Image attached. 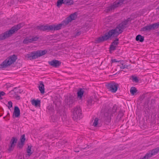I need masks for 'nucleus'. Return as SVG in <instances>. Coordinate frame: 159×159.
<instances>
[{
    "mask_svg": "<svg viewBox=\"0 0 159 159\" xmlns=\"http://www.w3.org/2000/svg\"><path fill=\"white\" fill-rule=\"evenodd\" d=\"M77 17L76 13L71 14L67 17L66 19L63 21L61 23L56 25H45L42 26L40 29L42 30H58L61 28H64L68 25L72 20H75Z\"/></svg>",
    "mask_w": 159,
    "mask_h": 159,
    "instance_id": "obj_1",
    "label": "nucleus"
},
{
    "mask_svg": "<svg viewBox=\"0 0 159 159\" xmlns=\"http://www.w3.org/2000/svg\"><path fill=\"white\" fill-rule=\"evenodd\" d=\"M124 25L122 24H120L115 29L109 30L103 36L99 37L96 40L97 43L106 40L112 37H116L120 34L124 29Z\"/></svg>",
    "mask_w": 159,
    "mask_h": 159,
    "instance_id": "obj_2",
    "label": "nucleus"
},
{
    "mask_svg": "<svg viewBox=\"0 0 159 159\" xmlns=\"http://www.w3.org/2000/svg\"><path fill=\"white\" fill-rule=\"evenodd\" d=\"M22 25V24H19L17 25L12 27L9 31L1 34L0 35V41L11 36L16 31L20 29Z\"/></svg>",
    "mask_w": 159,
    "mask_h": 159,
    "instance_id": "obj_3",
    "label": "nucleus"
},
{
    "mask_svg": "<svg viewBox=\"0 0 159 159\" xmlns=\"http://www.w3.org/2000/svg\"><path fill=\"white\" fill-rule=\"evenodd\" d=\"M47 51L45 50L34 52L25 55V57L28 60L35 59L42 56L46 53Z\"/></svg>",
    "mask_w": 159,
    "mask_h": 159,
    "instance_id": "obj_4",
    "label": "nucleus"
},
{
    "mask_svg": "<svg viewBox=\"0 0 159 159\" xmlns=\"http://www.w3.org/2000/svg\"><path fill=\"white\" fill-rule=\"evenodd\" d=\"M16 58V57L14 55L10 56L6 59L1 64V66L2 68L9 66L15 61Z\"/></svg>",
    "mask_w": 159,
    "mask_h": 159,
    "instance_id": "obj_5",
    "label": "nucleus"
},
{
    "mask_svg": "<svg viewBox=\"0 0 159 159\" xmlns=\"http://www.w3.org/2000/svg\"><path fill=\"white\" fill-rule=\"evenodd\" d=\"M72 118L74 120L80 119L82 117L81 109L80 107H77L75 108L72 111Z\"/></svg>",
    "mask_w": 159,
    "mask_h": 159,
    "instance_id": "obj_6",
    "label": "nucleus"
},
{
    "mask_svg": "<svg viewBox=\"0 0 159 159\" xmlns=\"http://www.w3.org/2000/svg\"><path fill=\"white\" fill-rule=\"evenodd\" d=\"M127 0H117L115 1L113 5L108 7V11L114 9L115 8L118 7L122 4L126 2V1Z\"/></svg>",
    "mask_w": 159,
    "mask_h": 159,
    "instance_id": "obj_7",
    "label": "nucleus"
},
{
    "mask_svg": "<svg viewBox=\"0 0 159 159\" xmlns=\"http://www.w3.org/2000/svg\"><path fill=\"white\" fill-rule=\"evenodd\" d=\"M107 89L112 93H115L117 90L118 84L114 82L108 84L107 85Z\"/></svg>",
    "mask_w": 159,
    "mask_h": 159,
    "instance_id": "obj_8",
    "label": "nucleus"
},
{
    "mask_svg": "<svg viewBox=\"0 0 159 159\" xmlns=\"http://www.w3.org/2000/svg\"><path fill=\"white\" fill-rule=\"evenodd\" d=\"M38 39L37 37H34L32 36H30L26 37L25 38L23 41V43L25 44H28L30 43H31L34 41H36Z\"/></svg>",
    "mask_w": 159,
    "mask_h": 159,
    "instance_id": "obj_9",
    "label": "nucleus"
},
{
    "mask_svg": "<svg viewBox=\"0 0 159 159\" xmlns=\"http://www.w3.org/2000/svg\"><path fill=\"white\" fill-rule=\"evenodd\" d=\"M17 139L15 137L12 138L9 145L8 151H12L13 150L17 143Z\"/></svg>",
    "mask_w": 159,
    "mask_h": 159,
    "instance_id": "obj_10",
    "label": "nucleus"
},
{
    "mask_svg": "<svg viewBox=\"0 0 159 159\" xmlns=\"http://www.w3.org/2000/svg\"><path fill=\"white\" fill-rule=\"evenodd\" d=\"M73 3L72 0H58L57 2V6L59 7L63 4L71 5Z\"/></svg>",
    "mask_w": 159,
    "mask_h": 159,
    "instance_id": "obj_11",
    "label": "nucleus"
},
{
    "mask_svg": "<svg viewBox=\"0 0 159 159\" xmlns=\"http://www.w3.org/2000/svg\"><path fill=\"white\" fill-rule=\"evenodd\" d=\"M20 111L19 107L17 106H15L13 114V117L15 118L18 117L20 116Z\"/></svg>",
    "mask_w": 159,
    "mask_h": 159,
    "instance_id": "obj_12",
    "label": "nucleus"
},
{
    "mask_svg": "<svg viewBox=\"0 0 159 159\" xmlns=\"http://www.w3.org/2000/svg\"><path fill=\"white\" fill-rule=\"evenodd\" d=\"M49 64L50 65L56 67H57L60 66L61 63L58 60H53L48 62Z\"/></svg>",
    "mask_w": 159,
    "mask_h": 159,
    "instance_id": "obj_13",
    "label": "nucleus"
},
{
    "mask_svg": "<svg viewBox=\"0 0 159 159\" xmlns=\"http://www.w3.org/2000/svg\"><path fill=\"white\" fill-rule=\"evenodd\" d=\"M84 90L81 88L79 89L77 93V97L79 99H81L84 93Z\"/></svg>",
    "mask_w": 159,
    "mask_h": 159,
    "instance_id": "obj_14",
    "label": "nucleus"
},
{
    "mask_svg": "<svg viewBox=\"0 0 159 159\" xmlns=\"http://www.w3.org/2000/svg\"><path fill=\"white\" fill-rule=\"evenodd\" d=\"M32 105L35 107H40V101L39 100L33 99L31 101Z\"/></svg>",
    "mask_w": 159,
    "mask_h": 159,
    "instance_id": "obj_15",
    "label": "nucleus"
},
{
    "mask_svg": "<svg viewBox=\"0 0 159 159\" xmlns=\"http://www.w3.org/2000/svg\"><path fill=\"white\" fill-rule=\"evenodd\" d=\"M25 140V135L24 134H23L21 135L20 139V143H19L18 145V147L19 148H21L22 147L24 144Z\"/></svg>",
    "mask_w": 159,
    "mask_h": 159,
    "instance_id": "obj_16",
    "label": "nucleus"
},
{
    "mask_svg": "<svg viewBox=\"0 0 159 159\" xmlns=\"http://www.w3.org/2000/svg\"><path fill=\"white\" fill-rule=\"evenodd\" d=\"M39 88L40 93L42 94H43L44 93V87L42 82H40Z\"/></svg>",
    "mask_w": 159,
    "mask_h": 159,
    "instance_id": "obj_17",
    "label": "nucleus"
},
{
    "mask_svg": "<svg viewBox=\"0 0 159 159\" xmlns=\"http://www.w3.org/2000/svg\"><path fill=\"white\" fill-rule=\"evenodd\" d=\"M99 119L98 118H95V119L93 120V123L92 125L95 127H99L100 126L99 124H98Z\"/></svg>",
    "mask_w": 159,
    "mask_h": 159,
    "instance_id": "obj_18",
    "label": "nucleus"
},
{
    "mask_svg": "<svg viewBox=\"0 0 159 159\" xmlns=\"http://www.w3.org/2000/svg\"><path fill=\"white\" fill-rule=\"evenodd\" d=\"M117 66L119 67L121 69H124L127 67V66L124 63V62L122 61H120L119 64Z\"/></svg>",
    "mask_w": 159,
    "mask_h": 159,
    "instance_id": "obj_19",
    "label": "nucleus"
},
{
    "mask_svg": "<svg viewBox=\"0 0 159 159\" xmlns=\"http://www.w3.org/2000/svg\"><path fill=\"white\" fill-rule=\"evenodd\" d=\"M152 30L151 25H147L142 28L141 30L142 31H145L148 30Z\"/></svg>",
    "mask_w": 159,
    "mask_h": 159,
    "instance_id": "obj_20",
    "label": "nucleus"
},
{
    "mask_svg": "<svg viewBox=\"0 0 159 159\" xmlns=\"http://www.w3.org/2000/svg\"><path fill=\"white\" fill-rule=\"evenodd\" d=\"M136 40L137 41H139L140 42H143L144 40V37L140 35H138L136 37Z\"/></svg>",
    "mask_w": 159,
    "mask_h": 159,
    "instance_id": "obj_21",
    "label": "nucleus"
},
{
    "mask_svg": "<svg viewBox=\"0 0 159 159\" xmlns=\"http://www.w3.org/2000/svg\"><path fill=\"white\" fill-rule=\"evenodd\" d=\"M66 102L68 104L71 105L74 102L73 98L72 97H70L69 99L66 100Z\"/></svg>",
    "mask_w": 159,
    "mask_h": 159,
    "instance_id": "obj_22",
    "label": "nucleus"
},
{
    "mask_svg": "<svg viewBox=\"0 0 159 159\" xmlns=\"http://www.w3.org/2000/svg\"><path fill=\"white\" fill-rule=\"evenodd\" d=\"M152 30L157 29L159 27V22L151 25Z\"/></svg>",
    "mask_w": 159,
    "mask_h": 159,
    "instance_id": "obj_23",
    "label": "nucleus"
},
{
    "mask_svg": "<svg viewBox=\"0 0 159 159\" xmlns=\"http://www.w3.org/2000/svg\"><path fill=\"white\" fill-rule=\"evenodd\" d=\"M159 152V148H157L155 149L152 150L151 151V152L153 156H154L157 154Z\"/></svg>",
    "mask_w": 159,
    "mask_h": 159,
    "instance_id": "obj_24",
    "label": "nucleus"
},
{
    "mask_svg": "<svg viewBox=\"0 0 159 159\" xmlns=\"http://www.w3.org/2000/svg\"><path fill=\"white\" fill-rule=\"evenodd\" d=\"M32 148V146H29L28 147L27 149V154L29 156H30L32 153V152L31 150Z\"/></svg>",
    "mask_w": 159,
    "mask_h": 159,
    "instance_id": "obj_25",
    "label": "nucleus"
},
{
    "mask_svg": "<svg viewBox=\"0 0 159 159\" xmlns=\"http://www.w3.org/2000/svg\"><path fill=\"white\" fill-rule=\"evenodd\" d=\"M152 156L153 155L150 152L146 154L143 157L144 159H148Z\"/></svg>",
    "mask_w": 159,
    "mask_h": 159,
    "instance_id": "obj_26",
    "label": "nucleus"
},
{
    "mask_svg": "<svg viewBox=\"0 0 159 159\" xmlns=\"http://www.w3.org/2000/svg\"><path fill=\"white\" fill-rule=\"evenodd\" d=\"M137 90L134 87H132L130 89V92L131 94L134 95L136 92Z\"/></svg>",
    "mask_w": 159,
    "mask_h": 159,
    "instance_id": "obj_27",
    "label": "nucleus"
},
{
    "mask_svg": "<svg viewBox=\"0 0 159 159\" xmlns=\"http://www.w3.org/2000/svg\"><path fill=\"white\" fill-rule=\"evenodd\" d=\"M87 103L88 105L89 106L92 105L93 103V100L91 98H90L88 100Z\"/></svg>",
    "mask_w": 159,
    "mask_h": 159,
    "instance_id": "obj_28",
    "label": "nucleus"
},
{
    "mask_svg": "<svg viewBox=\"0 0 159 159\" xmlns=\"http://www.w3.org/2000/svg\"><path fill=\"white\" fill-rule=\"evenodd\" d=\"M7 106L8 107V108L10 109V108H11L12 107V102L11 101H9L8 102Z\"/></svg>",
    "mask_w": 159,
    "mask_h": 159,
    "instance_id": "obj_29",
    "label": "nucleus"
},
{
    "mask_svg": "<svg viewBox=\"0 0 159 159\" xmlns=\"http://www.w3.org/2000/svg\"><path fill=\"white\" fill-rule=\"evenodd\" d=\"M6 94L3 91H0V100L2 99V96H4Z\"/></svg>",
    "mask_w": 159,
    "mask_h": 159,
    "instance_id": "obj_30",
    "label": "nucleus"
},
{
    "mask_svg": "<svg viewBox=\"0 0 159 159\" xmlns=\"http://www.w3.org/2000/svg\"><path fill=\"white\" fill-rule=\"evenodd\" d=\"M116 48V45H114L113 44H112L110 46V50H114Z\"/></svg>",
    "mask_w": 159,
    "mask_h": 159,
    "instance_id": "obj_31",
    "label": "nucleus"
},
{
    "mask_svg": "<svg viewBox=\"0 0 159 159\" xmlns=\"http://www.w3.org/2000/svg\"><path fill=\"white\" fill-rule=\"evenodd\" d=\"M5 86H6V87L7 88H8L11 87L13 86V84H11L10 83H7L6 84Z\"/></svg>",
    "mask_w": 159,
    "mask_h": 159,
    "instance_id": "obj_32",
    "label": "nucleus"
},
{
    "mask_svg": "<svg viewBox=\"0 0 159 159\" xmlns=\"http://www.w3.org/2000/svg\"><path fill=\"white\" fill-rule=\"evenodd\" d=\"M118 61L116 59H111V61L112 63L113 62H119L120 63V61Z\"/></svg>",
    "mask_w": 159,
    "mask_h": 159,
    "instance_id": "obj_33",
    "label": "nucleus"
},
{
    "mask_svg": "<svg viewBox=\"0 0 159 159\" xmlns=\"http://www.w3.org/2000/svg\"><path fill=\"white\" fill-rule=\"evenodd\" d=\"M118 43V39H117L116 40H115L113 43H112V44H113L115 45H116Z\"/></svg>",
    "mask_w": 159,
    "mask_h": 159,
    "instance_id": "obj_34",
    "label": "nucleus"
},
{
    "mask_svg": "<svg viewBox=\"0 0 159 159\" xmlns=\"http://www.w3.org/2000/svg\"><path fill=\"white\" fill-rule=\"evenodd\" d=\"M133 81L135 82H138V80L137 78L136 77H133Z\"/></svg>",
    "mask_w": 159,
    "mask_h": 159,
    "instance_id": "obj_35",
    "label": "nucleus"
},
{
    "mask_svg": "<svg viewBox=\"0 0 159 159\" xmlns=\"http://www.w3.org/2000/svg\"><path fill=\"white\" fill-rule=\"evenodd\" d=\"M13 93H15V92L13 91H12L10 93V95L11 94Z\"/></svg>",
    "mask_w": 159,
    "mask_h": 159,
    "instance_id": "obj_36",
    "label": "nucleus"
},
{
    "mask_svg": "<svg viewBox=\"0 0 159 159\" xmlns=\"http://www.w3.org/2000/svg\"><path fill=\"white\" fill-rule=\"evenodd\" d=\"M18 98H17V99H18L19 98V97H18Z\"/></svg>",
    "mask_w": 159,
    "mask_h": 159,
    "instance_id": "obj_37",
    "label": "nucleus"
}]
</instances>
